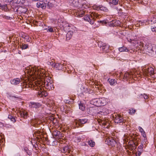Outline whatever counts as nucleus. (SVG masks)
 <instances>
[{
	"label": "nucleus",
	"mask_w": 156,
	"mask_h": 156,
	"mask_svg": "<svg viewBox=\"0 0 156 156\" xmlns=\"http://www.w3.org/2000/svg\"><path fill=\"white\" fill-rule=\"evenodd\" d=\"M80 8L81 9H80V11L78 10L77 14L79 16L81 17L83 16V15L86 13V11L83 10V9H82L81 8ZM86 13L87 14L84 16V19L85 20L89 22L91 24L94 23L95 20L97 18L99 17V15L95 12H87Z\"/></svg>",
	"instance_id": "nucleus-1"
},
{
	"label": "nucleus",
	"mask_w": 156,
	"mask_h": 156,
	"mask_svg": "<svg viewBox=\"0 0 156 156\" xmlns=\"http://www.w3.org/2000/svg\"><path fill=\"white\" fill-rule=\"evenodd\" d=\"M45 71L44 69H42L41 70H39L38 68L37 69L36 68H29L28 69H27V72L29 75L32 76V77L35 78L37 77L38 76V74L39 75L40 77L42 78L41 76H42V78H43V75H41V76L40 74L41 75V73L44 74Z\"/></svg>",
	"instance_id": "nucleus-2"
},
{
	"label": "nucleus",
	"mask_w": 156,
	"mask_h": 156,
	"mask_svg": "<svg viewBox=\"0 0 156 156\" xmlns=\"http://www.w3.org/2000/svg\"><path fill=\"white\" fill-rule=\"evenodd\" d=\"M110 100L105 98L95 99L93 100L94 104L97 106H104L107 104Z\"/></svg>",
	"instance_id": "nucleus-3"
},
{
	"label": "nucleus",
	"mask_w": 156,
	"mask_h": 156,
	"mask_svg": "<svg viewBox=\"0 0 156 156\" xmlns=\"http://www.w3.org/2000/svg\"><path fill=\"white\" fill-rule=\"evenodd\" d=\"M31 87H33V89L36 90L38 91V95L40 97H46L48 95V93L45 91H44L43 88L42 89V87H41L39 86H38L37 85H31Z\"/></svg>",
	"instance_id": "nucleus-4"
},
{
	"label": "nucleus",
	"mask_w": 156,
	"mask_h": 156,
	"mask_svg": "<svg viewBox=\"0 0 156 156\" xmlns=\"http://www.w3.org/2000/svg\"><path fill=\"white\" fill-rule=\"evenodd\" d=\"M83 0H73L72 4L74 7L77 8L79 9L81 8L82 9L83 8L85 9L87 7L85 4H84L83 3Z\"/></svg>",
	"instance_id": "nucleus-5"
},
{
	"label": "nucleus",
	"mask_w": 156,
	"mask_h": 156,
	"mask_svg": "<svg viewBox=\"0 0 156 156\" xmlns=\"http://www.w3.org/2000/svg\"><path fill=\"white\" fill-rule=\"evenodd\" d=\"M140 77V75L134 72H131L129 73L128 72L125 73L124 75L123 79L124 81L125 79L127 80L128 78H133V77Z\"/></svg>",
	"instance_id": "nucleus-6"
},
{
	"label": "nucleus",
	"mask_w": 156,
	"mask_h": 156,
	"mask_svg": "<svg viewBox=\"0 0 156 156\" xmlns=\"http://www.w3.org/2000/svg\"><path fill=\"white\" fill-rule=\"evenodd\" d=\"M87 119H77L75 120L76 126L77 128L82 127L83 125V124L87 122Z\"/></svg>",
	"instance_id": "nucleus-7"
},
{
	"label": "nucleus",
	"mask_w": 156,
	"mask_h": 156,
	"mask_svg": "<svg viewBox=\"0 0 156 156\" xmlns=\"http://www.w3.org/2000/svg\"><path fill=\"white\" fill-rule=\"evenodd\" d=\"M144 74L147 76H151V77H154V69L151 67H150L144 69Z\"/></svg>",
	"instance_id": "nucleus-8"
},
{
	"label": "nucleus",
	"mask_w": 156,
	"mask_h": 156,
	"mask_svg": "<svg viewBox=\"0 0 156 156\" xmlns=\"http://www.w3.org/2000/svg\"><path fill=\"white\" fill-rule=\"evenodd\" d=\"M47 4V0H41L37 3V6L38 8L44 9L46 8Z\"/></svg>",
	"instance_id": "nucleus-9"
},
{
	"label": "nucleus",
	"mask_w": 156,
	"mask_h": 156,
	"mask_svg": "<svg viewBox=\"0 0 156 156\" xmlns=\"http://www.w3.org/2000/svg\"><path fill=\"white\" fill-rule=\"evenodd\" d=\"M144 51L143 50L142 52L144 53L145 52L151 53L153 51L152 45L149 44H147L144 47Z\"/></svg>",
	"instance_id": "nucleus-10"
},
{
	"label": "nucleus",
	"mask_w": 156,
	"mask_h": 156,
	"mask_svg": "<svg viewBox=\"0 0 156 156\" xmlns=\"http://www.w3.org/2000/svg\"><path fill=\"white\" fill-rule=\"evenodd\" d=\"M105 142L108 145H110L112 147L115 146L116 144V141L112 137L107 138L105 140Z\"/></svg>",
	"instance_id": "nucleus-11"
},
{
	"label": "nucleus",
	"mask_w": 156,
	"mask_h": 156,
	"mask_svg": "<svg viewBox=\"0 0 156 156\" xmlns=\"http://www.w3.org/2000/svg\"><path fill=\"white\" fill-rule=\"evenodd\" d=\"M135 46L136 47H138L139 46L140 47L143 48L144 47V44L142 41H133V42H132Z\"/></svg>",
	"instance_id": "nucleus-12"
},
{
	"label": "nucleus",
	"mask_w": 156,
	"mask_h": 156,
	"mask_svg": "<svg viewBox=\"0 0 156 156\" xmlns=\"http://www.w3.org/2000/svg\"><path fill=\"white\" fill-rule=\"evenodd\" d=\"M44 86L46 89L49 90H51L53 88L52 87V83H51L48 82V81H47V82H44Z\"/></svg>",
	"instance_id": "nucleus-13"
},
{
	"label": "nucleus",
	"mask_w": 156,
	"mask_h": 156,
	"mask_svg": "<svg viewBox=\"0 0 156 156\" xmlns=\"http://www.w3.org/2000/svg\"><path fill=\"white\" fill-rule=\"evenodd\" d=\"M114 120L115 122L117 123H121L122 122H123L122 117L120 115H116Z\"/></svg>",
	"instance_id": "nucleus-14"
},
{
	"label": "nucleus",
	"mask_w": 156,
	"mask_h": 156,
	"mask_svg": "<svg viewBox=\"0 0 156 156\" xmlns=\"http://www.w3.org/2000/svg\"><path fill=\"white\" fill-rule=\"evenodd\" d=\"M61 151L64 153H66V154L70 153V150L69 149L68 146H66L63 147L61 150Z\"/></svg>",
	"instance_id": "nucleus-15"
},
{
	"label": "nucleus",
	"mask_w": 156,
	"mask_h": 156,
	"mask_svg": "<svg viewBox=\"0 0 156 156\" xmlns=\"http://www.w3.org/2000/svg\"><path fill=\"white\" fill-rule=\"evenodd\" d=\"M56 5V2L54 0H51L49 2L47 1V4H46V5H47L49 7H54L55 5Z\"/></svg>",
	"instance_id": "nucleus-16"
},
{
	"label": "nucleus",
	"mask_w": 156,
	"mask_h": 156,
	"mask_svg": "<svg viewBox=\"0 0 156 156\" xmlns=\"http://www.w3.org/2000/svg\"><path fill=\"white\" fill-rule=\"evenodd\" d=\"M148 23L153 24L156 23V16H154L148 20Z\"/></svg>",
	"instance_id": "nucleus-17"
},
{
	"label": "nucleus",
	"mask_w": 156,
	"mask_h": 156,
	"mask_svg": "<svg viewBox=\"0 0 156 156\" xmlns=\"http://www.w3.org/2000/svg\"><path fill=\"white\" fill-rule=\"evenodd\" d=\"M20 79L19 78L13 79L11 81V83L14 85H17L20 83Z\"/></svg>",
	"instance_id": "nucleus-18"
},
{
	"label": "nucleus",
	"mask_w": 156,
	"mask_h": 156,
	"mask_svg": "<svg viewBox=\"0 0 156 156\" xmlns=\"http://www.w3.org/2000/svg\"><path fill=\"white\" fill-rule=\"evenodd\" d=\"M73 34V32L70 30L67 33L66 35V39L67 40H69L72 37Z\"/></svg>",
	"instance_id": "nucleus-19"
},
{
	"label": "nucleus",
	"mask_w": 156,
	"mask_h": 156,
	"mask_svg": "<svg viewBox=\"0 0 156 156\" xmlns=\"http://www.w3.org/2000/svg\"><path fill=\"white\" fill-rule=\"evenodd\" d=\"M18 10L20 11L21 13H24L27 12V9L26 8L24 7L21 6L18 8Z\"/></svg>",
	"instance_id": "nucleus-20"
},
{
	"label": "nucleus",
	"mask_w": 156,
	"mask_h": 156,
	"mask_svg": "<svg viewBox=\"0 0 156 156\" xmlns=\"http://www.w3.org/2000/svg\"><path fill=\"white\" fill-rule=\"evenodd\" d=\"M20 116L25 119L27 118L28 116L27 112L25 111H21L20 112Z\"/></svg>",
	"instance_id": "nucleus-21"
},
{
	"label": "nucleus",
	"mask_w": 156,
	"mask_h": 156,
	"mask_svg": "<svg viewBox=\"0 0 156 156\" xmlns=\"http://www.w3.org/2000/svg\"><path fill=\"white\" fill-rule=\"evenodd\" d=\"M108 81H109L111 85H114L117 83L116 81L114 79L109 78L108 79Z\"/></svg>",
	"instance_id": "nucleus-22"
},
{
	"label": "nucleus",
	"mask_w": 156,
	"mask_h": 156,
	"mask_svg": "<svg viewBox=\"0 0 156 156\" xmlns=\"http://www.w3.org/2000/svg\"><path fill=\"white\" fill-rule=\"evenodd\" d=\"M62 64L56 63L55 64L54 67L56 68L58 70H61L62 69Z\"/></svg>",
	"instance_id": "nucleus-23"
},
{
	"label": "nucleus",
	"mask_w": 156,
	"mask_h": 156,
	"mask_svg": "<svg viewBox=\"0 0 156 156\" xmlns=\"http://www.w3.org/2000/svg\"><path fill=\"white\" fill-rule=\"evenodd\" d=\"M32 107L35 108H38L41 106V104L38 103L31 102Z\"/></svg>",
	"instance_id": "nucleus-24"
},
{
	"label": "nucleus",
	"mask_w": 156,
	"mask_h": 156,
	"mask_svg": "<svg viewBox=\"0 0 156 156\" xmlns=\"http://www.w3.org/2000/svg\"><path fill=\"white\" fill-rule=\"evenodd\" d=\"M119 51L120 52L124 51L127 52L130 50H128L126 47L124 46L119 48Z\"/></svg>",
	"instance_id": "nucleus-25"
},
{
	"label": "nucleus",
	"mask_w": 156,
	"mask_h": 156,
	"mask_svg": "<svg viewBox=\"0 0 156 156\" xmlns=\"http://www.w3.org/2000/svg\"><path fill=\"white\" fill-rule=\"evenodd\" d=\"M98 8L101 10L105 12H107L108 11V9L107 7L100 5L99 6Z\"/></svg>",
	"instance_id": "nucleus-26"
},
{
	"label": "nucleus",
	"mask_w": 156,
	"mask_h": 156,
	"mask_svg": "<svg viewBox=\"0 0 156 156\" xmlns=\"http://www.w3.org/2000/svg\"><path fill=\"white\" fill-rule=\"evenodd\" d=\"M112 23L113 24L114 26H121V22L119 20L113 21Z\"/></svg>",
	"instance_id": "nucleus-27"
},
{
	"label": "nucleus",
	"mask_w": 156,
	"mask_h": 156,
	"mask_svg": "<svg viewBox=\"0 0 156 156\" xmlns=\"http://www.w3.org/2000/svg\"><path fill=\"white\" fill-rule=\"evenodd\" d=\"M139 129L142 135L144 137H146V136L145 133L144 131V129L141 127H139Z\"/></svg>",
	"instance_id": "nucleus-28"
},
{
	"label": "nucleus",
	"mask_w": 156,
	"mask_h": 156,
	"mask_svg": "<svg viewBox=\"0 0 156 156\" xmlns=\"http://www.w3.org/2000/svg\"><path fill=\"white\" fill-rule=\"evenodd\" d=\"M101 48L103 51L106 52L108 50L109 47L107 45H105L102 46Z\"/></svg>",
	"instance_id": "nucleus-29"
},
{
	"label": "nucleus",
	"mask_w": 156,
	"mask_h": 156,
	"mask_svg": "<svg viewBox=\"0 0 156 156\" xmlns=\"http://www.w3.org/2000/svg\"><path fill=\"white\" fill-rule=\"evenodd\" d=\"M122 0H112V2H110L114 5H116L118 4L119 2V3L120 1Z\"/></svg>",
	"instance_id": "nucleus-30"
},
{
	"label": "nucleus",
	"mask_w": 156,
	"mask_h": 156,
	"mask_svg": "<svg viewBox=\"0 0 156 156\" xmlns=\"http://www.w3.org/2000/svg\"><path fill=\"white\" fill-rule=\"evenodd\" d=\"M88 144L90 146L93 147L95 146V143L92 140H90L88 142Z\"/></svg>",
	"instance_id": "nucleus-31"
},
{
	"label": "nucleus",
	"mask_w": 156,
	"mask_h": 156,
	"mask_svg": "<svg viewBox=\"0 0 156 156\" xmlns=\"http://www.w3.org/2000/svg\"><path fill=\"white\" fill-rule=\"evenodd\" d=\"M79 108L82 111H84L85 109V107L84 104L80 103L79 104Z\"/></svg>",
	"instance_id": "nucleus-32"
},
{
	"label": "nucleus",
	"mask_w": 156,
	"mask_h": 156,
	"mask_svg": "<svg viewBox=\"0 0 156 156\" xmlns=\"http://www.w3.org/2000/svg\"><path fill=\"white\" fill-rule=\"evenodd\" d=\"M102 124L104 126V127L107 128L109 125V123L106 121H103L102 122Z\"/></svg>",
	"instance_id": "nucleus-33"
},
{
	"label": "nucleus",
	"mask_w": 156,
	"mask_h": 156,
	"mask_svg": "<svg viewBox=\"0 0 156 156\" xmlns=\"http://www.w3.org/2000/svg\"><path fill=\"white\" fill-rule=\"evenodd\" d=\"M20 47L21 48H22V49H26L28 48V45L27 44H22V45L20 46Z\"/></svg>",
	"instance_id": "nucleus-34"
},
{
	"label": "nucleus",
	"mask_w": 156,
	"mask_h": 156,
	"mask_svg": "<svg viewBox=\"0 0 156 156\" xmlns=\"http://www.w3.org/2000/svg\"><path fill=\"white\" fill-rule=\"evenodd\" d=\"M0 9L5 10H6L7 9V5H1V6L0 7Z\"/></svg>",
	"instance_id": "nucleus-35"
},
{
	"label": "nucleus",
	"mask_w": 156,
	"mask_h": 156,
	"mask_svg": "<svg viewBox=\"0 0 156 156\" xmlns=\"http://www.w3.org/2000/svg\"><path fill=\"white\" fill-rule=\"evenodd\" d=\"M8 118L13 122H15L16 121L15 118H14L11 115H8Z\"/></svg>",
	"instance_id": "nucleus-36"
},
{
	"label": "nucleus",
	"mask_w": 156,
	"mask_h": 156,
	"mask_svg": "<svg viewBox=\"0 0 156 156\" xmlns=\"http://www.w3.org/2000/svg\"><path fill=\"white\" fill-rule=\"evenodd\" d=\"M136 112L135 109H133V108H131L129 110V113L130 114L132 115L133 114H134Z\"/></svg>",
	"instance_id": "nucleus-37"
},
{
	"label": "nucleus",
	"mask_w": 156,
	"mask_h": 156,
	"mask_svg": "<svg viewBox=\"0 0 156 156\" xmlns=\"http://www.w3.org/2000/svg\"><path fill=\"white\" fill-rule=\"evenodd\" d=\"M60 132L57 130H54L53 131L52 134L53 136H56L58 135V133Z\"/></svg>",
	"instance_id": "nucleus-38"
},
{
	"label": "nucleus",
	"mask_w": 156,
	"mask_h": 156,
	"mask_svg": "<svg viewBox=\"0 0 156 156\" xmlns=\"http://www.w3.org/2000/svg\"><path fill=\"white\" fill-rule=\"evenodd\" d=\"M13 3L16 4H20L21 3V0H13Z\"/></svg>",
	"instance_id": "nucleus-39"
},
{
	"label": "nucleus",
	"mask_w": 156,
	"mask_h": 156,
	"mask_svg": "<svg viewBox=\"0 0 156 156\" xmlns=\"http://www.w3.org/2000/svg\"><path fill=\"white\" fill-rule=\"evenodd\" d=\"M47 63L48 65H51L52 66H54V65L55 64V62L53 61L48 62Z\"/></svg>",
	"instance_id": "nucleus-40"
},
{
	"label": "nucleus",
	"mask_w": 156,
	"mask_h": 156,
	"mask_svg": "<svg viewBox=\"0 0 156 156\" xmlns=\"http://www.w3.org/2000/svg\"><path fill=\"white\" fill-rule=\"evenodd\" d=\"M24 38L27 41H29L30 38L28 36H25Z\"/></svg>",
	"instance_id": "nucleus-41"
},
{
	"label": "nucleus",
	"mask_w": 156,
	"mask_h": 156,
	"mask_svg": "<svg viewBox=\"0 0 156 156\" xmlns=\"http://www.w3.org/2000/svg\"><path fill=\"white\" fill-rule=\"evenodd\" d=\"M49 31L50 32H54L53 29V28L51 27L50 28L48 29V31Z\"/></svg>",
	"instance_id": "nucleus-42"
},
{
	"label": "nucleus",
	"mask_w": 156,
	"mask_h": 156,
	"mask_svg": "<svg viewBox=\"0 0 156 156\" xmlns=\"http://www.w3.org/2000/svg\"><path fill=\"white\" fill-rule=\"evenodd\" d=\"M141 97H144V99H147L148 98V96L147 95H145L144 96V95H141Z\"/></svg>",
	"instance_id": "nucleus-43"
},
{
	"label": "nucleus",
	"mask_w": 156,
	"mask_h": 156,
	"mask_svg": "<svg viewBox=\"0 0 156 156\" xmlns=\"http://www.w3.org/2000/svg\"><path fill=\"white\" fill-rule=\"evenodd\" d=\"M151 29L152 31L156 32V27H153Z\"/></svg>",
	"instance_id": "nucleus-44"
},
{
	"label": "nucleus",
	"mask_w": 156,
	"mask_h": 156,
	"mask_svg": "<svg viewBox=\"0 0 156 156\" xmlns=\"http://www.w3.org/2000/svg\"><path fill=\"white\" fill-rule=\"evenodd\" d=\"M143 144H141L140 146H139L138 148L142 149L143 148Z\"/></svg>",
	"instance_id": "nucleus-45"
},
{
	"label": "nucleus",
	"mask_w": 156,
	"mask_h": 156,
	"mask_svg": "<svg viewBox=\"0 0 156 156\" xmlns=\"http://www.w3.org/2000/svg\"><path fill=\"white\" fill-rule=\"evenodd\" d=\"M124 137H125V138L124 139V140L126 142L128 141V139H127L126 137V135H124Z\"/></svg>",
	"instance_id": "nucleus-46"
},
{
	"label": "nucleus",
	"mask_w": 156,
	"mask_h": 156,
	"mask_svg": "<svg viewBox=\"0 0 156 156\" xmlns=\"http://www.w3.org/2000/svg\"><path fill=\"white\" fill-rule=\"evenodd\" d=\"M105 110H106V111H105V112H106V114H108L109 113V111L108 109H105Z\"/></svg>",
	"instance_id": "nucleus-47"
},
{
	"label": "nucleus",
	"mask_w": 156,
	"mask_h": 156,
	"mask_svg": "<svg viewBox=\"0 0 156 156\" xmlns=\"http://www.w3.org/2000/svg\"><path fill=\"white\" fill-rule=\"evenodd\" d=\"M141 154V152L140 151H139L138 152V155L139 156H140V155Z\"/></svg>",
	"instance_id": "nucleus-48"
},
{
	"label": "nucleus",
	"mask_w": 156,
	"mask_h": 156,
	"mask_svg": "<svg viewBox=\"0 0 156 156\" xmlns=\"http://www.w3.org/2000/svg\"><path fill=\"white\" fill-rule=\"evenodd\" d=\"M48 78V77H46L45 78H44V81H45L46 80H47V79Z\"/></svg>",
	"instance_id": "nucleus-49"
},
{
	"label": "nucleus",
	"mask_w": 156,
	"mask_h": 156,
	"mask_svg": "<svg viewBox=\"0 0 156 156\" xmlns=\"http://www.w3.org/2000/svg\"><path fill=\"white\" fill-rule=\"evenodd\" d=\"M131 51H130L131 52H134V50H133L131 49Z\"/></svg>",
	"instance_id": "nucleus-50"
},
{
	"label": "nucleus",
	"mask_w": 156,
	"mask_h": 156,
	"mask_svg": "<svg viewBox=\"0 0 156 156\" xmlns=\"http://www.w3.org/2000/svg\"><path fill=\"white\" fill-rule=\"evenodd\" d=\"M132 41H132L131 39H130V40H129V42H132Z\"/></svg>",
	"instance_id": "nucleus-51"
},
{
	"label": "nucleus",
	"mask_w": 156,
	"mask_h": 156,
	"mask_svg": "<svg viewBox=\"0 0 156 156\" xmlns=\"http://www.w3.org/2000/svg\"><path fill=\"white\" fill-rule=\"evenodd\" d=\"M95 87L97 88H99V87H98V85H96V87Z\"/></svg>",
	"instance_id": "nucleus-52"
},
{
	"label": "nucleus",
	"mask_w": 156,
	"mask_h": 156,
	"mask_svg": "<svg viewBox=\"0 0 156 156\" xmlns=\"http://www.w3.org/2000/svg\"><path fill=\"white\" fill-rule=\"evenodd\" d=\"M122 74V73H120V76H121Z\"/></svg>",
	"instance_id": "nucleus-53"
},
{
	"label": "nucleus",
	"mask_w": 156,
	"mask_h": 156,
	"mask_svg": "<svg viewBox=\"0 0 156 156\" xmlns=\"http://www.w3.org/2000/svg\"><path fill=\"white\" fill-rule=\"evenodd\" d=\"M140 48H141V50H142V49H141V48H142L141 47H140ZM139 48H140V47H139Z\"/></svg>",
	"instance_id": "nucleus-54"
},
{
	"label": "nucleus",
	"mask_w": 156,
	"mask_h": 156,
	"mask_svg": "<svg viewBox=\"0 0 156 156\" xmlns=\"http://www.w3.org/2000/svg\"><path fill=\"white\" fill-rule=\"evenodd\" d=\"M68 26L69 27H70V26H69V25H68Z\"/></svg>",
	"instance_id": "nucleus-55"
},
{
	"label": "nucleus",
	"mask_w": 156,
	"mask_h": 156,
	"mask_svg": "<svg viewBox=\"0 0 156 156\" xmlns=\"http://www.w3.org/2000/svg\"><path fill=\"white\" fill-rule=\"evenodd\" d=\"M1 6V4L0 3V7Z\"/></svg>",
	"instance_id": "nucleus-56"
},
{
	"label": "nucleus",
	"mask_w": 156,
	"mask_h": 156,
	"mask_svg": "<svg viewBox=\"0 0 156 156\" xmlns=\"http://www.w3.org/2000/svg\"><path fill=\"white\" fill-rule=\"evenodd\" d=\"M74 28H75V27H74L73 26Z\"/></svg>",
	"instance_id": "nucleus-57"
}]
</instances>
